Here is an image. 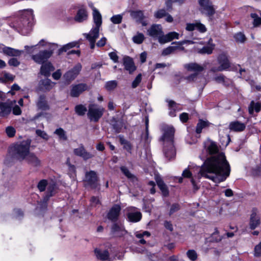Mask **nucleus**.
Returning a JSON list of instances; mask_svg holds the SVG:
<instances>
[{
	"label": "nucleus",
	"instance_id": "31",
	"mask_svg": "<svg viewBox=\"0 0 261 261\" xmlns=\"http://www.w3.org/2000/svg\"><path fill=\"white\" fill-rule=\"evenodd\" d=\"M127 217L129 222L135 223L141 219L142 214L138 211L130 212L127 213Z\"/></svg>",
	"mask_w": 261,
	"mask_h": 261
},
{
	"label": "nucleus",
	"instance_id": "17",
	"mask_svg": "<svg viewBox=\"0 0 261 261\" xmlns=\"http://www.w3.org/2000/svg\"><path fill=\"white\" fill-rule=\"evenodd\" d=\"M148 35L153 38H158L163 34L162 28L160 24H153L147 30Z\"/></svg>",
	"mask_w": 261,
	"mask_h": 261
},
{
	"label": "nucleus",
	"instance_id": "55",
	"mask_svg": "<svg viewBox=\"0 0 261 261\" xmlns=\"http://www.w3.org/2000/svg\"><path fill=\"white\" fill-rule=\"evenodd\" d=\"M180 205L178 203H173L171 205L170 211H169V215L171 216L174 213L177 212L180 209Z\"/></svg>",
	"mask_w": 261,
	"mask_h": 261
},
{
	"label": "nucleus",
	"instance_id": "40",
	"mask_svg": "<svg viewBox=\"0 0 261 261\" xmlns=\"http://www.w3.org/2000/svg\"><path fill=\"white\" fill-rule=\"evenodd\" d=\"M251 17L253 19L252 24L253 27H258L261 25V17H259L256 13H251Z\"/></svg>",
	"mask_w": 261,
	"mask_h": 261
},
{
	"label": "nucleus",
	"instance_id": "13",
	"mask_svg": "<svg viewBox=\"0 0 261 261\" xmlns=\"http://www.w3.org/2000/svg\"><path fill=\"white\" fill-rule=\"evenodd\" d=\"M111 232L115 237H121L127 233V231L124 229L122 225L114 223L111 226Z\"/></svg>",
	"mask_w": 261,
	"mask_h": 261
},
{
	"label": "nucleus",
	"instance_id": "6",
	"mask_svg": "<svg viewBox=\"0 0 261 261\" xmlns=\"http://www.w3.org/2000/svg\"><path fill=\"white\" fill-rule=\"evenodd\" d=\"M104 111L103 108L97 107L95 105L91 104L88 107V117L92 121L97 122L103 115Z\"/></svg>",
	"mask_w": 261,
	"mask_h": 261
},
{
	"label": "nucleus",
	"instance_id": "62",
	"mask_svg": "<svg viewBox=\"0 0 261 261\" xmlns=\"http://www.w3.org/2000/svg\"><path fill=\"white\" fill-rule=\"evenodd\" d=\"M170 41H172L174 39H178L179 34L175 32H171L167 34Z\"/></svg>",
	"mask_w": 261,
	"mask_h": 261
},
{
	"label": "nucleus",
	"instance_id": "63",
	"mask_svg": "<svg viewBox=\"0 0 261 261\" xmlns=\"http://www.w3.org/2000/svg\"><path fill=\"white\" fill-rule=\"evenodd\" d=\"M109 56L111 60H112L115 63H117L118 61V57L116 52H111L109 54Z\"/></svg>",
	"mask_w": 261,
	"mask_h": 261
},
{
	"label": "nucleus",
	"instance_id": "20",
	"mask_svg": "<svg viewBox=\"0 0 261 261\" xmlns=\"http://www.w3.org/2000/svg\"><path fill=\"white\" fill-rule=\"evenodd\" d=\"M123 65L125 69L128 71L130 74L132 73L136 69V67L132 58L129 57L127 56L123 58Z\"/></svg>",
	"mask_w": 261,
	"mask_h": 261
},
{
	"label": "nucleus",
	"instance_id": "37",
	"mask_svg": "<svg viewBox=\"0 0 261 261\" xmlns=\"http://www.w3.org/2000/svg\"><path fill=\"white\" fill-rule=\"evenodd\" d=\"M130 16L138 21H140L144 19V14L142 11H133L130 12Z\"/></svg>",
	"mask_w": 261,
	"mask_h": 261
},
{
	"label": "nucleus",
	"instance_id": "51",
	"mask_svg": "<svg viewBox=\"0 0 261 261\" xmlns=\"http://www.w3.org/2000/svg\"><path fill=\"white\" fill-rule=\"evenodd\" d=\"M158 41L161 44H164L167 42H169L170 41L169 37H168V35H164L163 33L158 37Z\"/></svg>",
	"mask_w": 261,
	"mask_h": 261
},
{
	"label": "nucleus",
	"instance_id": "57",
	"mask_svg": "<svg viewBox=\"0 0 261 261\" xmlns=\"http://www.w3.org/2000/svg\"><path fill=\"white\" fill-rule=\"evenodd\" d=\"M195 30H197L201 33H204L206 31V28L205 25L199 22H196Z\"/></svg>",
	"mask_w": 261,
	"mask_h": 261
},
{
	"label": "nucleus",
	"instance_id": "56",
	"mask_svg": "<svg viewBox=\"0 0 261 261\" xmlns=\"http://www.w3.org/2000/svg\"><path fill=\"white\" fill-rule=\"evenodd\" d=\"M6 132L7 135L9 137H12L14 136L16 131H15V128L13 127L8 126L6 128Z\"/></svg>",
	"mask_w": 261,
	"mask_h": 261
},
{
	"label": "nucleus",
	"instance_id": "26",
	"mask_svg": "<svg viewBox=\"0 0 261 261\" xmlns=\"http://www.w3.org/2000/svg\"><path fill=\"white\" fill-rule=\"evenodd\" d=\"M55 68L50 62H46L43 64L41 67L40 73L45 76H49L50 72L54 70Z\"/></svg>",
	"mask_w": 261,
	"mask_h": 261
},
{
	"label": "nucleus",
	"instance_id": "61",
	"mask_svg": "<svg viewBox=\"0 0 261 261\" xmlns=\"http://www.w3.org/2000/svg\"><path fill=\"white\" fill-rule=\"evenodd\" d=\"M113 128L115 130L117 133L120 132L122 127V124L121 122L116 121L115 123L113 125Z\"/></svg>",
	"mask_w": 261,
	"mask_h": 261
},
{
	"label": "nucleus",
	"instance_id": "33",
	"mask_svg": "<svg viewBox=\"0 0 261 261\" xmlns=\"http://www.w3.org/2000/svg\"><path fill=\"white\" fill-rule=\"evenodd\" d=\"M214 80L219 84H222L224 86H228L231 84V81L226 77L224 75L220 74L215 76Z\"/></svg>",
	"mask_w": 261,
	"mask_h": 261
},
{
	"label": "nucleus",
	"instance_id": "5",
	"mask_svg": "<svg viewBox=\"0 0 261 261\" xmlns=\"http://www.w3.org/2000/svg\"><path fill=\"white\" fill-rule=\"evenodd\" d=\"M199 10L203 14L211 17L215 13V9L211 0H198Z\"/></svg>",
	"mask_w": 261,
	"mask_h": 261
},
{
	"label": "nucleus",
	"instance_id": "43",
	"mask_svg": "<svg viewBox=\"0 0 261 261\" xmlns=\"http://www.w3.org/2000/svg\"><path fill=\"white\" fill-rule=\"evenodd\" d=\"M214 49L213 46H206L203 47L202 48L198 49V53L201 54H211Z\"/></svg>",
	"mask_w": 261,
	"mask_h": 261
},
{
	"label": "nucleus",
	"instance_id": "46",
	"mask_svg": "<svg viewBox=\"0 0 261 261\" xmlns=\"http://www.w3.org/2000/svg\"><path fill=\"white\" fill-rule=\"evenodd\" d=\"M48 183L46 179L41 180L37 185V188L40 192H43L47 188Z\"/></svg>",
	"mask_w": 261,
	"mask_h": 261
},
{
	"label": "nucleus",
	"instance_id": "60",
	"mask_svg": "<svg viewBox=\"0 0 261 261\" xmlns=\"http://www.w3.org/2000/svg\"><path fill=\"white\" fill-rule=\"evenodd\" d=\"M8 64L10 66L17 67L20 64V62L17 59L13 58L9 60Z\"/></svg>",
	"mask_w": 261,
	"mask_h": 261
},
{
	"label": "nucleus",
	"instance_id": "30",
	"mask_svg": "<svg viewBox=\"0 0 261 261\" xmlns=\"http://www.w3.org/2000/svg\"><path fill=\"white\" fill-rule=\"evenodd\" d=\"M95 255L96 257L101 260H108L111 261L109 257V253L108 250H101L99 249H95L94 250Z\"/></svg>",
	"mask_w": 261,
	"mask_h": 261
},
{
	"label": "nucleus",
	"instance_id": "23",
	"mask_svg": "<svg viewBox=\"0 0 261 261\" xmlns=\"http://www.w3.org/2000/svg\"><path fill=\"white\" fill-rule=\"evenodd\" d=\"M2 51L4 54L11 57H18L23 53V50L16 49L7 46L4 47L3 48Z\"/></svg>",
	"mask_w": 261,
	"mask_h": 261
},
{
	"label": "nucleus",
	"instance_id": "35",
	"mask_svg": "<svg viewBox=\"0 0 261 261\" xmlns=\"http://www.w3.org/2000/svg\"><path fill=\"white\" fill-rule=\"evenodd\" d=\"M168 106L170 110L169 115L171 117H174L176 116V111H178L180 109H178L179 105L176 103L173 100L168 101Z\"/></svg>",
	"mask_w": 261,
	"mask_h": 261
},
{
	"label": "nucleus",
	"instance_id": "39",
	"mask_svg": "<svg viewBox=\"0 0 261 261\" xmlns=\"http://www.w3.org/2000/svg\"><path fill=\"white\" fill-rule=\"evenodd\" d=\"M209 122L208 121L200 120L197 124L196 132L197 134H200L202 129L208 126Z\"/></svg>",
	"mask_w": 261,
	"mask_h": 261
},
{
	"label": "nucleus",
	"instance_id": "29",
	"mask_svg": "<svg viewBox=\"0 0 261 261\" xmlns=\"http://www.w3.org/2000/svg\"><path fill=\"white\" fill-rule=\"evenodd\" d=\"M155 180L159 189L162 192V195L164 197L168 196L169 195V190L164 181L159 177H156Z\"/></svg>",
	"mask_w": 261,
	"mask_h": 261
},
{
	"label": "nucleus",
	"instance_id": "47",
	"mask_svg": "<svg viewBox=\"0 0 261 261\" xmlns=\"http://www.w3.org/2000/svg\"><path fill=\"white\" fill-rule=\"evenodd\" d=\"M122 14H118L113 16L110 18V20L114 24H120L122 22Z\"/></svg>",
	"mask_w": 261,
	"mask_h": 261
},
{
	"label": "nucleus",
	"instance_id": "54",
	"mask_svg": "<svg viewBox=\"0 0 261 261\" xmlns=\"http://www.w3.org/2000/svg\"><path fill=\"white\" fill-rule=\"evenodd\" d=\"M142 80V75L141 74H139L135 79L133 81L132 84V87L133 88H136L139 84L141 83Z\"/></svg>",
	"mask_w": 261,
	"mask_h": 261
},
{
	"label": "nucleus",
	"instance_id": "1",
	"mask_svg": "<svg viewBox=\"0 0 261 261\" xmlns=\"http://www.w3.org/2000/svg\"><path fill=\"white\" fill-rule=\"evenodd\" d=\"M207 150L212 156L208 158L200 168L196 178H208L215 182L224 181L229 176L230 165L223 152H218V148L214 142H211Z\"/></svg>",
	"mask_w": 261,
	"mask_h": 261
},
{
	"label": "nucleus",
	"instance_id": "50",
	"mask_svg": "<svg viewBox=\"0 0 261 261\" xmlns=\"http://www.w3.org/2000/svg\"><path fill=\"white\" fill-rule=\"evenodd\" d=\"M188 257L192 261L196 260L197 258V254L196 251L194 250H189L187 252Z\"/></svg>",
	"mask_w": 261,
	"mask_h": 261
},
{
	"label": "nucleus",
	"instance_id": "9",
	"mask_svg": "<svg viewBox=\"0 0 261 261\" xmlns=\"http://www.w3.org/2000/svg\"><path fill=\"white\" fill-rule=\"evenodd\" d=\"M121 210V207L119 204H114L107 214L108 219L112 222H116L119 219Z\"/></svg>",
	"mask_w": 261,
	"mask_h": 261
},
{
	"label": "nucleus",
	"instance_id": "2",
	"mask_svg": "<svg viewBox=\"0 0 261 261\" xmlns=\"http://www.w3.org/2000/svg\"><path fill=\"white\" fill-rule=\"evenodd\" d=\"M164 133L161 138L163 142L164 154L168 160L175 158L176 151L173 145V138L175 130L173 127L167 126L163 128Z\"/></svg>",
	"mask_w": 261,
	"mask_h": 261
},
{
	"label": "nucleus",
	"instance_id": "49",
	"mask_svg": "<svg viewBox=\"0 0 261 261\" xmlns=\"http://www.w3.org/2000/svg\"><path fill=\"white\" fill-rule=\"evenodd\" d=\"M55 133L59 136L60 139L63 140H66L67 139L65 133L62 128H59L55 130Z\"/></svg>",
	"mask_w": 261,
	"mask_h": 261
},
{
	"label": "nucleus",
	"instance_id": "25",
	"mask_svg": "<svg viewBox=\"0 0 261 261\" xmlns=\"http://www.w3.org/2000/svg\"><path fill=\"white\" fill-rule=\"evenodd\" d=\"M0 116H7L12 111V107L9 103L0 102Z\"/></svg>",
	"mask_w": 261,
	"mask_h": 261
},
{
	"label": "nucleus",
	"instance_id": "44",
	"mask_svg": "<svg viewBox=\"0 0 261 261\" xmlns=\"http://www.w3.org/2000/svg\"><path fill=\"white\" fill-rule=\"evenodd\" d=\"M177 47L170 46L163 49L162 55L165 56L174 53L177 50Z\"/></svg>",
	"mask_w": 261,
	"mask_h": 261
},
{
	"label": "nucleus",
	"instance_id": "53",
	"mask_svg": "<svg viewBox=\"0 0 261 261\" xmlns=\"http://www.w3.org/2000/svg\"><path fill=\"white\" fill-rule=\"evenodd\" d=\"M219 231L217 228H215V231L212 234V241L218 242L221 241L222 237L218 235Z\"/></svg>",
	"mask_w": 261,
	"mask_h": 261
},
{
	"label": "nucleus",
	"instance_id": "18",
	"mask_svg": "<svg viewBox=\"0 0 261 261\" xmlns=\"http://www.w3.org/2000/svg\"><path fill=\"white\" fill-rule=\"evenodd\" d=\"M24 160L32 166L37 167L41 166L40 160L34 153L30 152Z\"/></svg>",
	"mask_w": 261,
	"mask_h": 261
},
{
	"label": "nucleus",
	"instance_id": "42",
	"mask_svg": "<svg viewBox=\"0 0 261 261\" xmlns=\"http://www.w3.org/2000/svg\"><path fill=\"white\" fill-rule=\"evenodd\" d=\"M75 111L80 116H83L87 111L86 107L82 105H79L75 106Z\"/></svg>",
	"mask_w": 261,
	"mask_h": 261
},
{
	"label": "nucleus",
	"instance_id": "7",
	"mask_svg": "<svg viewBox=\"0 0 261 261\" xmlns=\"http://www.w3.org/2000/svg\"><path fill=\"white\" fill-rule=\"evenodd\" d=\"M54 49L40 51L38 54L33 55L32 58L38 64H44V63L52 56Z\"/></svg>",
	"mask_w": 261,
	"mask_h": 261
},
{
	"label": "nucleus",
	"instance_id": "3",
	"mask_svg": "<svg viewBox=\"0 0 261 261\" xmlns=\"http://www.w3.org/2000/svg\"><path fill=\"white\" fill-rule=\"evenodd\" d=\"M31 140H24L17 143L10 148V152L13 158L19 161L24 160L30 153Z\"/></svg>",
	"mask_w": 261,
	"mask_h": 261
},
{
	"label": "nucleus",
	"instance_id": "21",
	"mask_svg": "<svg viewBox=\"0 0 261 261\" xmlns=\"http://www.w3.org/2000/svg\"><path fill=\"white\" fill-rule=\"evenodd\" d=\"M56 189V185L55 182H51L48 183V185L47 187V192L46 195L44 198V206L46 207V202L48 200V199L55 193V190Z\"/></svg>",
	"mask_w": 261,
	"mask_h": 261
},
{
	"label": "nucleus",
	"instance_id": "4",
	"mask_svg": "<svg viewBox=\"0 0 261 261\" xmlns=\"http://www.w3.org/2000/svg\"><path fill=\"white\" fill-rule=\"evenodd\" d=\"M34 19L33 11L28 9L22 12L20 18L17 22V26L22 30V31H30L32 26Z\"/></svg>",
	"mask_w": 261,
	"mask_h": 261
},
{
	"label": "nucleus",
	"instance_id": "48",
	"mask_svg": "<svg viewBox=\"0 0 261 261\" xmlns=\"http://www.w3.org/2000/svg\"><path fill=\"white\" fill-rule=\"evenodd\" d=\"M133 41L137 44H141L144 40V36L142 33H138L133 38Z\"/></svg>",
	"mask_w": 261,
	"mask_h": 261
},
{
	"label": "nucleus",
	"instance_id": "36",
	"mask_svg": "<svg viewBox=\"0 0 261 261\" xmlns=\"http://www.w3.org/2000/svg\"><path fill=\"white\" fill-rule=\"evenodd\" d=\"M120 170L123 174L129 179L134 181L137 180L136 176L133 174L125 166H122L120 167Z\"/></svg>",
	"mask_w": 261,
	"mask_h": 261
},
{
	"label": "nucleus",
	"instance_id": "59",
	"mask_svg": "<svg viewBox=\"0 0 261 261\" xmlns=\"http://www.w3.org/2000/svg\"><path fill=\"white\" fill-rule=\"evenodd\" d=\"M254 256L256 257L261 256V242L254 248Z\"/></svg>",
	"mask_w": 261,
	"mask_h": 261
},
{
	"label": "nucleus",
	"instance_id": "64",
	"mask_svg": "<svg viewBox=\"0 0 261 261\" xmlns=\"http://www.w3.org/2000/svg\"><path fill=\"white\" fill-rule=\"evenodd\" d=\"M197 75V73H194L186 77L185 79L189 82H193L196 79Z\"/></svg>",
	"mask_w": 261,
	"mask_h": 261
},
{
	"label": "nucleus",
	"instance_id": "12",
	"mask_svg": "<svg viewBox=\"0 0 261 261\" xmlns=\"http://www.w3.org/2000/svg\"><path fill=\"white\" fill-rule=\"evenodd\" d=\"M89 89L88 85L84 83L73 85L70 91V95L74 97H78L82 92Z\"/></svg>",
	"mask_w": 261,
	"mask_h": 261
},
{
	"label": "nucleus",
	"instance_id": "52",
	"mask_svg": "<svg viewBox=\"0 0 261 261\" xmlns=\"http://www.w3.org/2000/svg\"><path fill=\"white\" fill-rule=\"evenodd\" d=\"M167 12L164 9L159 10L154 13V17L156 18H161L167 15Z\"/></svg>",
	"mask_w": 261,
	"mask_h": 261
},
{
	"label": "nucleus",
	"instance_id": "38",
	"mask_svg": "<svg viewBox=\"0 0 261 261\" xmlns=\"http://www.w3.org/2000/svg\"><path fill=\"white\" fill-rule=\"evenodd\" d=\"M76 45H77V42H72L64 45L62 47L59 49L58 55H61L63 52L67 51L69 49L76 46Z\"/></svg>",
	"mask_w": 261,
	"mask_h": 261
},
{
	"label": "nucleus",
	"instance_id": "41",
	"mask_svg": "<svg viewBox=\"0 0 261 261\" xmlns=\"http://www.w3.org/2000/svg\"><path fill=\"white\" fill-rule=\"evenodd\" d=\"M234 38L237 42L243 43L246 41V37L244 33L239 32L234 34Z\"/></svg>",
	"mask_w": 261,
	"mask_h": 261
},
{
	"label": "nucleus",
	"instance_id": "45",
	"mask_svg": "<svg viewBox=\"0 0 261 261\" xmlns=\"http://www.w3.org/2000/svg\"><path fill=\"white\" fill-rule=\"evenodd\" d=\"M117 86V82L115 80L108 81L105 84V88L108 91L113 90Z\"/></svg>",
	"mask_w": 261,
	"mask_h": 261
},
{
	"label": "nucleus",
	"instance_id": "28",
	"mask_svg": "<svg viewBox=\"0 0 261 261\" xmlns=\"http://www.w3.org/2000/svg\"><path fill=\"white\" fill-rule=\"evenodd\" d=\"M87 17L88 13L86 9L84 7H82L77 11L74 19L77 22H82L86 20Z\"/></svg>",
	"mask_w": 261,
	"mask_h": 261
},
{
	"label": "nucleus",
	"instance_id": "10",
	"mask_svg": "<svg viewBox=\"0 0 261 261\" xmlns=\"http://www.w3.org/2000/svg\"><path fill=\"white\" fill-rule=\"evenodd\" d=\"M81 69V64L80 63L77 64L72 69L65 73L64 75V79L67 81H71L73 80L79 74Z\"/></svg>",
	"mask_w": 261,
	"mask_h": 261
},
{
	"label": "nucleus",
	"instance_id": "32",
	"mask_svg": "<svg viewBox=\"0 0 261 261\" xmlns=\"http://www.w3.org/2000/svg\"><path fill=\"white\" fill-rule=\"evenodd\" d=\"M93 18L95 27L100 28L102 23V17L97 9L95 8H93Z\"/></svg>",
	"mask_w": 261,
	"mask_h": 261
},
{
	"label": "nucleus",
	"instance_id": "34",
	"mask_svg": "<svg viewBox=\"0 0 261 261\" xmlns=\"http://www.w3.org/2000/svg\"><path fill=\"white\" fill-rule=\"evenodd\" d=\"M261 110V103L259 102H255L253 100L251 101L249 107L248 112L251 115H252L255 111L256 113H258Z\"/></svg>",
	"mask_w": 261,
	"mask_h": 261
},
{
	"label": "nucleus",
	"instance_id": "15",
	"mask_svg": "<svg viewBox=\"0 0 261 261\" xmlns=\"http://www.w3.org/2000/svg\"><path fill=\"white\" fill-rule=\"evenodd\" d=\"M54 86V83L52 82L49 79H44L40 81L38 90L42 92L48 91L53 88Z\"/></svg>",
	"mask_w": 261,
	"mask_h": 261
},
{
	"label": "nucleus",
	"instance_id": "11",
	"mask_svg": "<svg viewBox=\"0 0 261 261\" xmlns=\"http://www.w3.org/2000/svg\"><path fill=\"white\" fill-rule=\"evenodd\" d=\"M74 154L82 158L84 160H87L94 156V155L88 152L84 148L83 145L81 144L80 146L73 150Z\"/></svg>",
	"mask_w": 261,
	"mask_h": 261
},
{
	"label": "nucleus",
	"instance_id": "22",
	"mask_svg": "<svg viewBox=\"0 0 261 261\" xmlns=\"http://www.w3.org/2000/svg\"><path fill=\"white\" fill-rule=\"evenodd\" d=\"M246 128V124L238 121L231 122L229 125V128L233 132H242Z\"/></svg>",
	"mask_w": 261,
	"mask_h": 261
},
{
	"label": "nucleus",
	"instance_id": "27",
	"mask_svg": "<svg viewBox=\"0 0 261 261\" xmlns=\"http://www.w3.org/2000/svg\"><path fill=\"white\" fill-rule=\"evenodd\" d=\"M99 28L93 27L89 33L84 34L88 40H96L99 37Z\"/></svg>",
	"mask_w": 261,
	"mask_h": 261
},
{
	"label": "nucleus",
	"instance_id": "8",
	"mask_svg": "<svg viewBox=\"0 0 261 261\" xmlns=\"http://www.w3.org/2000/svg\"><path fill=\"white\" fill-rule=\"evenodd\" d=\"M98 177L96 172L91 170L86 172L84 181L86 184L92 188H95L97 186Z\"/></svg>",
	"mask_w": 261,
	"mask_h": 261
},
{
	"label": "nucleus",
	"instance_id": "14",
	"mask_svg": "<svg viewBox=\"0 0 261 261\" xmlns=\"http://www.w3.org/2000/svg\"><path fill=\"white\" fill-rule=\"evenodd\" d=\"M260 224V217L255 208L252 210L249 221V227L251 229H254Z\"/></svg>",
	"mask_w": 261,
	"mask_h": 261
},
{
	"label": "nucleus",
	"instance_id": "24",
	"mask_svg": "<svg viewBox=\"0 0 261 261\" xmlns=\"http://www.w3.org/2000/svg\"><path fill=\"white\" fill-rule=\"evenodd\" d=\"M218 62L220 65V66L223 70L228 69L230 67V63L227 56L224 54H222L218 56Z\"/></svg>",
	"mask_w": 261,
	"mask_h": 261
},
{
	"label": "nucleus",
	"instance_id": "19",
	"mask_svg": "<svg viewBox=\"0 0 261 261\" xmlns=\"http://www.w3.org/2000/svg\"><path fill=\"white\" fill-rule=\"evenodd\" d=\"M184 68L189 71H193L194 73H199L204 69V67L197 63H190L184 65Z\"/></svg>",
	"mask_w": 261,
	"mask_h": 261
},
{
	"label": "nucleus",
	"instance_id": "16",
	"mask_svg": "<svg viewBox=\"0 0 261 261\" xmlns=\"http://www.w3.org/2000/svg\"><path fill=\"white\" fill-rule=\"evenodd\" d=\"M36 106L37 109L42 111H47L50 109V107L46 100V96L44 95H40L37 101Z\"/></svg>",
	"mask_w": 261,
	"mask_h": 261
},
{
	"label": "nucleus",
	"instance_id": "58",
	"mask_svg": "<svg viewBox=\"0 0 261 261\" xmlns=\"http://www.w3.org/2000/svg\"><path fill=\"white\" fill-rule=\"evenodd\" d=\"M36 134L41 138H43L44 140H47L48 139V137L47 134L43 130L40 129H37L36 130Z\"/></svg>",
	"mask_w": 261,
	"mask_h": 261
}]
</instances>
